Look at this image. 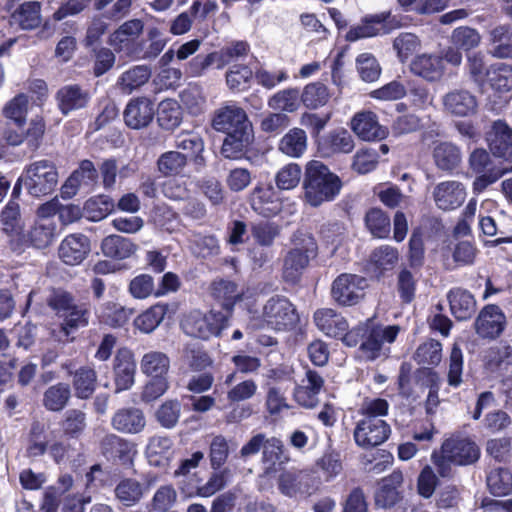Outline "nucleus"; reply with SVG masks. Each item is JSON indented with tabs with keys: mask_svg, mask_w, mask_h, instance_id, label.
I'll return each mask as SVG.
<instances>
[{
	"mask_svg": "<svg viewBox=\"0 0 512 512\" xmlns=\"http://www.w3.org/2000/svg\"><path fill=\"white\" fill-rule=\"evenodd\" d=\"M100 448L106 459L118 461L122 465L131 464L136 453L132 443L115 434L103 437Z\"/></svg>",
	"mask_w": 512,
	"mask_h": 512,
	"instance_id": "nucleus-20",
	"label": "nucleus"
},
{
	"mask_svg": "<svg viewBox=\"0 0 512 512\" xmlns=\"http://www.w3.org/2000/svg\"><path fill=\"white\" fill-rule=\"evenodd\" d=\"M189 160L180 151L170 150L162 153L157 159V169L163 176L180 175L186 168Z\"/></svg>",
	"mask_w": 512,
	"mask_h": 512,
	"instance_id": "nucleus-42",
	"label": "nucleus"
},
{
	"mask_svg": "<svg viewBox=\"0 0 512 512\" xmlns=\"http://www.w3.org/2000/svg\"><path fill=\"white\" fill-rule=\"evenodd\" d=\"M168 311V305L156 304L140 314L134 321L137 329L143 333H151L163 321Z\"/></svg>",
	"mask_w": 512,
	"mask_h": 512,
	"instance_id": "nucleus-50",
	"label": "nucleus"
},
{
	"mask_svg": "<svg viewBox=\"0 0 512 512\" xmlns=\"http://www.w3.org/2000/svg\"><path fill=\"white\" fill-rule=\"evenodd\" d=\"M145 454L150 465L167 467L173 458V441L168 436H153L149 439Z\"/></svg>",
	"mask_w": 512,
	"mask_h": 512,
	"instance_id": "nucleus-29",
	"label": "nucleus"
},
{
	"mask_svg": "<svg viewBox=\"0 0 512 512\" xmlns=\"http://www.w3.org/2000/svg\"><path fill=\"white\" fill-rule=\"evenodd\" d=\"M55 230L53 221L37 220L28 232V240L36 248H46L53 242Z\"/></svg>",
	"mask_w": 512,
	"mask_h": 512,
	"instance_id": "nucleus-48",
	"label": "nucleus"
},
{
	"mask_svg": "<svg viewBox=\"0 0 512 512\" xmlns=\"http://www.w3.org/2000/svg\"><path fill=\"white\" fill-rule=\"evenodd\" d=\"M181 415V403L178 400H167L155 412L157 422L166 429L174 428Z\"/></svg>",
	"mask_w": 512,
	"mask_h": 512,
	"instance_id": "nucleus-57",
	"label": "nucleus"
},
{
	"mask_svg": "<svg viewBox=\"0 0 512 512\" xmlns=\"http://www.w3.org/2000/svg\"><path fill=\"white\" fill-rule=\"evenodd\" d=\"M450 310L458 320L471 318L476 311V300L467 290L454 288L447 295Z\"/></svg>",
	"mask_w": 512,
	"mask_h": 512,
	"instance_id": "nucleus-33",
	"label": "nucleus"
},
{
	"mask_svg": "<svg viewBox=\"0 0 512 512\" xmlns=\"http://www.w3.org/2000/svg\"><path fill=\"white\" fill-rule=\"evenodd\" d=\"M131 314L132 310L120 304L108 302L102 307L99 318L109 326L121 327L128 322Z\"/></svg>",
	"mask_w": 512,
	"mask_h": 512,
	"instance_id": "nucleus-54",
	"label": "nucleus"
},
{
	"mask_svg": "<svg viewBox=\"0 0 512 512\" xmlns=\"http://www.w3.org/2000/svg\"><path fill=\"white\" fill-rule=\"evenodd\" d=\"M90 250L89 240L82 234H71L60 244L59 257L69 265L81 263Z\"/></svg>",
	"mask_w": 512,
	"mask_h": 512,
	"instance_id": "nucleus-27",
	"label": "nucleus"
},
{
	"mask_svg": "<svg viewBox=\"0 0 512 512\" xmlns=\"http://www.w3.org/2000/svg\"><path fill=\"white\" fill-rule=\"evenodd\" d=\"M253 78V71L243 64H236L226 72V83L232 91H243L247 89Z\"/></svg>",
	"mask_w": 512,
	"mask_h": 512,
	"instance_id": "nucleus-55",
	"label": "nucleus"
},
{
	"mask_svg": "<svg viewBox=\"0 0 512 512\" xmlns=\"http://www.w3.org/2000/svg\"><path fill=\"white\" fill-rule=\"evenodd\" d=\"M155 114L154 103L146 98L139 97L130 100L124 110V121L132 129L147 127Z\"/></svg>",
	"mask_w": 512,
	"mask_h": 512,
	"instance_id": "nucleus-16",
	"label": "nucleus"
},
{
	"mask_svg": "<svg viewBox=\"0 0 512 512\" xmlns=\"http://www.w3.org/2000/svg\"><path fill=\"white\" fill-rule=\"evenodd\" d=\"M443 111L452 117H471L478 111L476 96L466 89H453L442 97Z\"/></svg>",
	"mask_w": 512,
	"mask_h": 512,
	"instance_id": "nucleus-12",
	"label": "nucleus"
},
{
	"mask_svg": "<svg viewBox=\"0 0 512 512\" xmlns=\"http://www.w3.org/2000/svg\"><path fill=\"white\" fill-rule=\"evenodd\" d=\"M58 107L63 114L86 107L90 100L87 90L79 85L71 84L60 88L56 93Z\"/></svg>",
	"mask_w": 512,
	"mask_h": 512,
	"instance_id": "nucleus-31",
	"label": "nucleus"
},
{
	"mask_svg": "<svg viewBox=\"0 0 512 512\" xmlns=\"http://www.w3.org/2000/svg\"><path fill=\"white\" fill-rule=\"evenodd\" d=\"M505 315L493 304L485 306L475 321L476 333L482 338L494 339L504 330Z\"/></svg>",
	"mask_w": 512,
	"mask_h": 512,
	"instance_id": "nucleus-15",
	"label": "nucleus"
},
{
	"mask_svg": "<svg viewBox=\"0 0 512 512\" xmlns=\"http://www.w3.org/2000/svg\"><path fill=\"white\" fill-rule=\"evenodd\" d=\"M143 29L144 23L140 19L126 21L110 35L109 43L116 50H125L142 34Z\"/></svg>",
	"mask_w": 512,
	"mask_h": 512,
	"instance_id": "nucleus-34",
	"label": "nucleus"
},
{
	"mask_svg": "<svg viewBox=\"0 0 512 512\" xmlns=\"http://www.w3.org/2000/svg\"><path fill=\"white\" fill-rule=\"evenodd\" d=\"M46 302L61 320L60 329L65 336L89 324L91 315L89 305L76 301L71 293L55 289L47 297Z\"/></svg>",
	"mask_w": 512,
	"mask_h": 512,
	"instance_id": "nucleus-4",
	"label": "nucleus"
},
{
	"mask_svg": "<svg viewBox=\"0 0 512 512\" xmlns=\"http://www.w3.org/2000/svg\"><path fill=\"white\" fill-rule=\"evenodd\" d=\"M314 322L316 326L329 337H343L348 333V323L346 319L333 309L322 308L314 313Z\"/></svg>",
	"mask_w": 512,
	"mask_h": 512,
	"instance_id": "nucleus-28",
	"label": "nucleus"
},
{
	"mask_svg": "<svg viewBox=\"0 0 512 512\" xmlns=\"http://www.w3.org/2000/svg\"><path fill=\"white\" fill-rule=\"evenodd\" d=\"M323 385L322 376L316 371L308 370L301 384L294 389L295 401L305 408L315 407L319 401L318 395Z\"/></svg>",
	"mask_w": 512,
	"mask_h": 512,
	"instance_id": "nucleus-19",
	"label": "nucleus"
},
{
	"mask_svg": "<svg viewBox=\"0 0 512 512\" xmlns=\"http://www.w3.org/2000/svg\"><path fill=\"white\" fill-rule=\"evenodd\" d=\"M211 295L220 303L223 309L221 312L227 314V320L229 321L235 303L242 298V291L238 289L235 282L218 279L211 284Z\"/></svg>",
	"mask_w": 512,
	"mask_h": 512,
	"instance_id": "nucleus-25",
	"label": "nucleus"
},
{
	"mask_svg": "<svg viewBox=\"0 0 512 512\" xmlns=\"http://www.w3.org/2000/svg\"><path fill=\"white\" fill-rule=\"evenodd\" d=\"M302 175L300 165L286 164L275 175L276 186L280 190H292L299 185Z\"/></svg>",
	"mask_w": 512,
	"mask_h": 512,
	"instance_id": "nucleus-59",
	"label": "nucleus"
},
{
	"mask_svg": "<svg viewBox=\"0 0 512 512\" xmlns=\"http://www.w3.org/2000/svg\"><path fill=\"white\" fill-rule=\"evenodd\" d=\"M487 486L491 494L504 496L512 491V474L505 468H496L487 476Z\"/></svg>",
	"mask_w": 512,
	"mask_h": 512,
	"instance_id": "nucleus-52",
	"label": "nucleus"
},
{
	"mask_svg": "<svg viewBox=\"0 0 512 512\" xmlns=\"http://www.w3.org/2000/svg\"><path fill=\"white\" fill-rule=\"evenodd\" d=\"M369 287L367 278L350 273L340 274L332 283L331 295L342 306L359 303Z\"/></svg>",
	"mask_w": 512,
	"mask_h": 512,
	"instance_id": "nucleus-9",
	"label": "nucleus"
},
{
	"mask_svg": "<svg viewBox=\"0 0 512 512\" xmlns=\"http://www.w3.org/2000/svg\"><path fill=\"white\" fill-rule=\"evenodd\" d=\"M467 196L466 188L459 181H444L437 184L433 190V199L436 206L444 211L460 207Z\"/></svg>",
	"mask_w": 512,
	"mask_h": 512,
	"instance_id": "nucleus-14",
	"label": "nucleus"
},
{
	"mask_svg": "<svg viewBox=\"0 0 512 512\" xmlns=\"http://www.w3.org/2000/svg\"><path fill=\"white\" fill-rule=\"evenodd\" d=\"M442 359V345L440 342L430 339L422 343L414 354V360L422 366H436Z\"/></svg>",
	"mask_w": 512,
	"mask_h": 512,
	"instance_id": "nucleus-53",
	"label": "nucleus"
},
{
	"mask_svg": "<svg viewBox=\"0 0 512 512\" xmlns=\"http://www.w3.org/2000/svg\"><path fill=\"white\" fill-rule=\"evenodd\" d=\"M365 223L375 237L384 238L390 233V219L381 209H370L366 213Z\"/></svg>",
	"mask_w": 512,
	"mask_h": 512,
	"instance_id": "nucleus-58",
	"label": "nucleus"
},
{
	"mask_svg": "<svg viewBox=\"0 0 512 512\" xmlns=\"http://www.w3.org/2000/svg\"><path fill=\"white\" fill-rule=\"evenodd\" d=\"M356 66L361 79L365 82H374L381 74L378 61L370 53L360 54L356 59Z\"/></svg>",
	"mask_w": 512,
	"mask_h": 512,
	"instance_id": "nucleus-63",
	"label": "nucleus"
},
{
	"mask_svg": "<svg viewBox=\"0 0 512 512\" xmlns=\"http://www.w3.org/2000/svg\"><path fill=\"white\" fill-rule=\"evenodd\" d=\"M486 75L490 86L495 91L509 92L512 90V65L506 63L492 65Z\"/></svg>",
	"mask_w": 512,
	"mask_h": 512,
	"instance_id": "nucleus-47",
	"label": "nucleus"
},
{
	"mask_svg": "<svg viewBox=\"0 0 512 512\" xmlns=\"http://www.w3.org/2000/svg\"><path fill=\"white\" fill-rule=\"evenodd\" d=\"M97 375L94 369L84 366L77 369L73 374V387L77 397L89 398L96 387Z\"/></svg>",
	"mask_w": 512,
	"mask_h": 512,
	"instance_id": "nucleus-46",
	"label": "nucleus"
},
{
	"mask_svg": "<svg viewBox=\"0 0 512 512\" xmlns=\"http://www.w3.org/2000/svg\"><path fill=\"white\" fill-rule=\"evenodd\" d=\"M487 141L493 154H501L504 148L512 146V128L503 120L495 121L487 134Z\"/></svg>",
	"mask_w": 512,
	"mask_h": 512,
	"instance_id": "nucleus-41",
	"label": "nucleus"
},
{
	"mask_svg": "<svg viewBox=\"0 0 512 512\" xmlns=\"http://www.w3.org/2000/svg\"><path fill=\"white\" fill-rule=\"evenodd\" d=\"M328 87L321 82L307 84L300 96L303 105L311 110L325 106L330 99Z\"/></svg>",
	"mask_w": 512,
	"mask_h": 512,
	"instance_id": "nucleus-43",
	"label": "nucleus"
},
{
	"mask_svg": "<svg viewBox=\"0 0 512 512\" xmlns=\"http://www.w3.org/2000/svg\"><path fill=\"white\" fill-rule=\"evenodd\" d=\"M174 146L182 155L187 156V160L193 161L197 168L205 164L202 155L204 151V142L202 138L193 132H180L175 136Z\"/></svg>",
	"mask_w": 512,
	"mask_h": 512,
	"instance_id": "nucleus-30",
	"label": "nucleus"
},
{
	"mask_svg": "<svg viewBox=\"0 0 512 512\" xmlns=\"http://www.w3.org/2000/svg\"><path fill=\"white\" fill-rule=\"evenodd\" d=\"M140 368L150 378H167L170 359L161 351H149L142 356Z\"/></svg>",
	"mask_w": 512,
	"mask_h": 512,
	"instance_id": "nucleus-37",
	"label": "nucleus"
},
{
	"mask_svg": "<svg viewBox=\"0 0 512 512\" xmlns=\"http://www.w3.org/2000/svg\"><path fill=\"white\" fill-rule=\"evenodd\" d=\"M114 361L116 391L128 390L134 384L136 371L133 354L127 349L119 350Z\"/></svg>",
	"mask_w": 512,
	"mask_h": 512,
	"instance_id": "nucleus-26",
	"label": "nucleus"
},
{
	"mask_svg": "<svg viewBox=\"0 0 512 512\" xmlns=\"http://www.w3.org/2000/svg\"><path fill=\"white\" fill-rule=\"evenodd\" d=\"M299 92L295 88L281 90L268 100V106L273 110L294 112L298 108Z\"/></svg>",
	"mask_w": 512,
	"mask_h": 512,
	"instance_id": "nucleus-60",
	"label": "nucleus"
},
{
	"mask_svg": "<svg viewBox=\"0 0 512 512\" xmlns=\"http://www.w3.org/2000/svg\"><path fill=\"white\" fill-rule=\"evenodd\" d=\"M420 38L410 32H402L393 40V49L401 63H405L412 54L421 49Z\"/></svg>",
	"mask_w": 512,
	"mask_h": 512,
	"instance_id": "nucleus-51",
	"label": "nucleus"
},
{
	"mask_svg": "<svg viewBox=\"0 0 512 512\" xmlns=\"http://www.w3.org/2000/svg\"><path fill=\"white\" fill-rule=\"evenodd\" d=\"M157 120L159 125L167 130L176 128L182 120L181 110L174 100H164L159 104Z\"/></svg>",
	"mask_w": 512,
	"mask_h": 512,
	"instance_id": "nucleus-56",
	"label": "nucleus"
},
{
	"mask_svg": "<svg viewBox=\"0 0 512 512\" xmlns=\"http://www.w3.org/2000/svg\"><path fill=\"white\" fill-rule=\"evenodd\" d=\"M444 452L452 458L455 465H470L480 456V450L475 442L468 438H450L443 442Z\"/></svg>",
	"mask_w": 512,
	"mask_h": 512,
	"instance_id": "nucleus-17",
	"label": "nucleus"
},
{
	"mask_svg": "<svg viewBox=\"0 0 512 512\" xmlns=\"http://www.w3.org/2000/svg\"><path fill=\"white\" fill-rule=\"evenodd\" d=\"M388 16L389 13H381L364 18L360 24L350 28L346 34V39L348 41H357L362 38L379 35L382 32L383 23Z\"/></svg>",
	"mask_w": 512,
	"mask_h": 512,
	"instance_id": "nucleus-39",
	"label": "nucleus"
},
{
	"mask_svg": "<svg viewBox=\"0 0 512 512\" xmlns=\"http://www.w3.org/2000/svg\"><path fill=\"white\" fill-rule=\"evenodd\" d=\"M71 397L70 386L66 383H57L50 386L43 395V405L49 411H61Z\"/></svg>",
	"mask_w": 512,
	"mask_h": 512,
	"instance_id": "nucleus-45",
	"label": "nucleus"
},
{
	"mask_svg": "<svg viewBox=\"0 0 512 512\" xmlns=\"http://www.w3.org/2000/svg\"><path fill=\"white\" fill-rule=\"evenodd\" d=\"M177 500V492L171 485L159 487L152 497L150 508L156 512L169 511Z\"/></svg>",
	"mask_w": 512,
	"mask_h": 512,
	"instance_id": "nucleus-64",
	"label": "nucleus"
},
{
	"mask_svg": "<svg viewBox=\"0 0 512 512\" xmlns=\"http://www.w3.org/2000/svg\"><path fill=\"white\" fill-rule=\"evenodd\" d=\"M250 232L259 246L271 247L280 235L281 226L272 221H259L251 224Z\"/></svg>",
	"mask_w": 512,
	"mask_h": 512,
	"instance_id": "nucleus-49",
	"label": "nucleus"
},
{
	"mask_svg": "<svg viewBox=\"0 0 512 512\" xmlns=\"http://www.w3.org/2000/svg\"><path fill=\"white\" fill-rule=\"evenodd\" d=\"M351 129L364 141L381 140L387 135L386 129L379 124L376 114L371 111L356 113L351 119Z\"/></svg>",
	"mask_w": 512,
	"mask_h": 512,
	"instance_id": "nucleus-18",
	"label": "nucleus"
},
{
	"mask_svg": "<svg viewBox=\"0 0 512 512\" xmlns=\"http://www.w3.org/2000/svg\"><path fill=\"white\" fill-rule=\"evenodd\" d=\"M227 325V314L215 310L208 313L191 311L181 322V327L187 335L201 339L218 335Z\"/></svg>",
	"mask_w": 512,
	"mask_h": 512,
	"instance_id": "nucleus-8",
	"label": "nucleus"
},
{
	"mask_svg": "<svg viewBox=\"0 0 512 512\" xmlns=\"http://www.w3.org/2000/svg\"><path fill=\"white\" fill-rule=\"evenodd\" d=\"M40 4L28 1L19 5L10 15V24L23 30L36 28L40 24Z\"/></svg>",
	"mask_w": 512,
	"mask_h": 512,
	"instance_id": "nucleus-36",
	"label": "nucleus"
},
{
	"mask_svg": "<svg viewBox=\"0 0 512 512\" xmlns=\"http://www.w3.org/2000/svg\"><path fill=\"white\" fill-rule=\"evenodd\" d=\"M342 180L319 160L306 163L303 173V202L313 208L333 201L342 189Z\"/></svg>",
	"mask_w": 512,
	"mask_h": 512,
	"instance_id": "nucleus-2",
	"label": "nucleus"
},
{
	"mask_svg": "<svg viewBox=\"0 0 512 512\" xmlns=\"http://www.w3.org/2000/svg\"><path fill=\"white\" fill-rule=\"evenodd\" d=\"M432 156L436 167L445 172L454 171L462 162V152L452 142H437L434 145Z\"/></svg>",
	"mask_w": 512,
	"mask_h": 512,
	"instance_id": "nucleus-32",
	"label": "nucleus"
},
{
	"mask_svg": "<svg viewBox=\"0 0 512 512\" xmlns=\"http://www.w3.org/2000/svg\"><path fill=\"white\" fill-rule=\"evenodd\" d=\"M355 147L352 135L344 128L330 131L320 142L319 152L323 157L335 154H349Z\"/></svg>",
	"mask_w": 512,
	"mask_h": 512,
	"instance_id": "nucleus-22",
	"label": "nucleus"
},
{
	"mask_svg": "<svg viewBox=\"0 0 512 512\" xmlns=\"http://www.w3.org/2000/svg\"><path fill=\"white\" fill-rule=\"evenodd\" d=\"M451 40L457 48L469 51L480 45L481 35L475 28L461 26L453 30Z\"/></svg>",
	"mask_w": 512,
	"mask_h": 512,
	"instance_id": "nucleus-62",
	"label": "nucleus"
},
{
	"mask_svg": "<svg viewBox=\"0 0 512 512\" xmlns=\"http://www.w3.org/2000/svg\"><path fill=\"white\" fill-rule=\"evenodd\" d=\"M101 249L104 255L122 260L132 256L137 250V245L128 238L109 235L103 239Z\"/></svg>",
	"mask_w": 512,
	"mask_h": 512,
	"instance_id": "nucleus-40",
	"label": "nucleus"
},
{
	"mask_svg": "<svg viewBox=\"0 0 512 512\" xmlns=\"http://www.w3.org/2000/svg\"><path fill=\"white\" fill-rule=\"evenodd\" d=\"M150 76L151 70L147 66H134L121 75L118 80V86L122 92L130 94L144 85Z\"/></svg>",
	"mask_w": 512,
	"mask_h": 512,
	"instance_id": "nucleus-44",
	"label": "nucleus"
},
{
	"mask_svg": "<svg viewBox=\"0 0 512 512\" xmlns=\"http://www.w3.org/2000/svg\"><path fill=\"white\" fill-rule=\"evenodd\" d=\"M58 184V171L53 162L39 160L28 165L14 187L22 186L29 195L42 197L51 194Z\"/></svg>",
	"mask_w": 512,
	"mask_h": 512,
	"instance_id": "nucleus-5",
	"label": "nucleus"
},
{
	"mask_svg": "<svg viewBox=\"0 0 512 512\" xmlns=\"http://www.w3.org/2000/svg\"><path fill=\"white\" fill-rule=\"evenodd\" d=\"M299 321L297 310L285 296L270 297L262 307L261 323L253 324L254 328L268 327L275 331H287Z\"/></svg>",
	"mask_w": 512,
	"mask_h": 512,
	"instance_id": "nucleus-6",
	"label": "nucleus"
},
{
	"mask_svg": "<svg viewBox=\"0 0 512 512\" xmlns=\"http://www.w3.org/2000/svg\"><path fill=\"white\" fill-rule=\"evenodd\" d=\"M252 209L264 217H273L281 211V203L271 186H256L250 195Z\"/></svg>",
	"mask_w": 512,
	"mask_h": 512,
	"instance_id": "nucleus-23",
	"label": "nucleus"
},
{
	"mask_svg": "<svg viewBox=\"0 0 512 512\" xmlns=\"http://www.w3.org/2000/svg\"><path fill=\"white\" fill-rule=\"evenodd\" d=\"M28 105V96L23 93L18 94L4 106L3 114L18 126H22L26 120Z\"/></svg>",
	"mask_w": 512,
	"mask_h": 512,
	"instance_id": "nucleus-61",
	"label": "nucleus"
},
{
	"mask_svg": "<svg viewBox=\"0 0 512 512\" xmlns=\"http://www.w3.org/2000/svg\"><path fill=\"white\" fill-rule=\"evenodd\" d=\"M306 149L307 135L301 128L290 129L278 143V150L290 158H300Z\"/></svg>",
	"mask_w": 512,
	"mask_h": 512,
	"instance_id": "nucleus-38",
	"label": "nucleus"
},
{
	"mask_svg": "<svg viewBox=\"0 0 512 512\" xmlns=\"http://www.w3.org/2000/svg\"><path fill=\"white\" fill-rule=\"evenodd\" d=\"M409 70L426 82L437 83L444 77L446 65L437 53H421L411 60Z\"/></svg>",
	"mask_w": 512,
	"mask_h": 512,
	"instance_id": "nucleus-13",
	"label": "nucleus"
},
{
	"mask_svg": "<svg viewBox=\"0 0 512 512\" xmlns=\"http://www.w3.org/2000/svg\"><path fill=\"white\" fill-rule=\"evenodd\" d=\"M401 328L398 325H382L375 323L373 319H368L364 324L349 331L344 338V342L349 346L358 343L357 336H361L360 352L363 358L373 361L381 356H387L389 348L387 344H392Z\"/></svg>",
	"mask_w": 512,
	"mask_h": 512,
	"instance_id": "nucleus-3",
	"label": "nucleus"
},
{
	"mask_svg": "<svg viewBox=\"0 0 512 512\" xmlns=\"http://www.w3.org/2000/svg\"><path fill=\"white\" fill-rule=\"evenodd\" d=\"M212 125L215 130L226 133L221 148L225 158H240L254 140L252 124L246 112L237 105H226L217 110Z\"/></svg>",
	"mask_w": 512,
	"mask_h": 512,
	"instance_id": "nucleus-1",
	"label": "nucleus"
},
{
	"mask_svg": "<svg viewBox=\"0 0 512 512\" xmlns=\"http://www.w3.org/2000/svg\"><path fill=\"white\" fill-rule=\"evenodd\" d=\"M111 424L118 432L137 434L145 428L146 420L141 409L128 407L119 409L113 415Z\"/></svg>",
	"mask_w": 512,
	"mask_h": 512,
	"instance_id": "nucleus-24",
	"label": "nucleus"
},
{
	"mask_svg": "<svg viewBox=\"0 0 512 512\" xmlns=\"http://www.w3.org/2000/svg\"><path fill=\"white\" fill-rule=\"evenodd\" d=\"M279 492L291 499L311 496L317 489L314 477L304 470H284L277 478Z\"/></svg>",
	"mask_w": 512,
	"mask_h": 512,
	"instance_id": "nucleus-10",
	"label": "nucleus"
},
{
	"mask_svg": "<svg viewBox=\"0 0 512 512\" xmlns=\"http://www.w3.org/2000/svg\"><path fill=\"white\" fill-rule=\"evenodd\" d=\"M317 254V243L311 234L296 233L293 237V248L284 258L283 277L288 282L299 279L310 259Z\"/></svg>",
	"mask_w": 512,
	"mask_h": 512,
	"instance_id": "nucleus-7",
	"label": "nucleus"
},
{
	"mask_svg": "<svg viewBox=\"0 0 512 512\" xmlns=\"http://www.w3.org/2000/svg\"><path fill=\"white\" fill-rule=\"evenodd\" d=\"M390 434V425L384 419L378 418H361L353 431L355 443L363 449H372L383 444Z\"/></svg>",
	"mask_w": 512,
	"mask_h": 512,
	"instance_id": "nucleus-11",
	"label": "nucleus"
},
{
	"mask_svg": "<svg viewBox=\"0 0 512 512\" xmlns=\"http://www.w3.org/2000/svg\"><path fill=\"white\" fill-rule=\"evenodd\" d=\"M488 53L497 59H512V27L500 24L488 32Z\"/></svg>",
	"mask_w": 512,
	"mask_h": 512,
	"instance_id": "nucleus-21",
	"label": "nucleus"
},
{
	"mask_svg": "<svg viewBox=\"0 0 512 512\" xmlns=\"http://www.w3.org/2000/svg\"><path fill=\"white\" fill-rule=\"evenodd\" d=\"M145 494L142 483L134 478L121 479L114 488V495L118 502L125 507L138 504Z\"/></svg>",
	"mask_w": 512,
	"mask_h": 512,
	"instance_id": "nucleus-35",
	"label": "nucleus"
}]
</instances>
